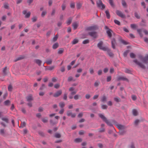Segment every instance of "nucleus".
I'll list each match as a JSON object with an SVG mask.
<instances>
[{
  "instance_id": "obj_15",
  "label": "nucleus",
  "mask_w": 148,
  "mask_h": 148,
  "mask_svg": "<svg viewBox=\"0 0 148 148\" xmlns=\"http://www.w3.org/2000/svg\"><path fill=\"white\" fill-rule=\"evenodd\" d=\"M117 80L119 81L120 80L126 81L127 82H129V80L126 77H119L117 78Z\"/></svg>"
},
{
  "instance_id": "obj_51",
  "label": "nucleus",
  "mask_w": 148,
  "mask_h": 148,
  "mask_svg": "<svg viewBox=\"0 0 148 148\" xmlns=\"http://www.w3.org/2000/svg\"><path fill=\"white\" fill-rule=\"evenodd\" d=\"M45 88V86L44 84H42L41 87L40 88V90H43Z\"/></svg>"
},
{
  "instance_id": "obj_10",
  "label": "nucleus",
  "mask_w": 148,
  "mask_h": 148,
  "mask_svg": "<svg viewBox=\"0 0 148 148\" xmlns=\"http://www.w3.org/2000/svg\"><path fill=\"white\" fill-rule=\"evenodd\" d=\"M116 13L117 15L122 18H126L125 15L123 14L121 11L119 10H116Z\"/></svg>"
},
{
  "instance_id": "obj_11",
  "label": "nucleus",
  "mask_w": 148,
  "mask_h": 148,
  "mask_svg": "<svg viewBox=\"0 0 148 148\" xmlns=\"http://www.w3.org/2000/svg\"><path fill=\"white\" fill-rule=\"evenodd\" d=\"M111 44L112 47L114 49H115V45H116V39L114 38L112 39Z\"/></svg>"
},
{
  "instance_id": "obj_54",
  "label": "nucleus",
  "mask_w": 148,
  "mask_h": 148,
  "mask_svg": "<svg viewBox=\"0 0 148 148\" xmlns=\"http://www.w3.org/2000/svg\"><path fill=\"white\" fill-rule=\"evenodd\" d=\"M70 7L72 8H74L75 7V4L74 2H71L70 4Z\"/></svg>"
},
{
  "instance_id": "obj_49",
  "label": "nucleus",
  "mask_w": 148,
  "mask_h": 148,
  "mask_svg": "<svg viewBox=\"0 0 148 148\" xmlns=\"http://www.w3.org/2000/svg\"><path fill=\"white\" fill-rule=\"evenodd\" d=\"M65 106V104L64 102H60L59 103V106L61 108H63Z\"/></svg>"
},
{
  "instance_id": "obj_55",
  "label": "nucleus",
  "mask_w": 148,
  "mask_h": 148,
  "mask_svg": "<svg viewBox=\"0 0 148 148\" xmlns=\"http://www.w3.org/2000/svg\"><path fill=\"white\" fill-rule=\"evenodd\" d=\"M131 71L129 69L126 68L125 70V73H131Z\"/></svg>"
},
{
  "instance_id": "obj_2",
  "label": "nucleus",
  "mask_w": 148,
  "mask_h": 148,
  "mask_svg": "<svg viewBox=\"0 0 148 148\" xmlns=\"http://www.w3.org/2000/svg\"><path fill=\"white\" fill-rule=\"evenodd\" d=\"M105 29L107 30L106 32L108 37L110 38H112V34H114L113 31L107 26H105Z\"/></svg>"
},
{
  "instance_id": "obj_18",
  "label": "nucleus",
  "mask_w": 148,
  "mask_h": 148,
  "mask_svg": "<svg viewBox=\"0 0 148 148\" xmlns=\"http://www.w3.org/2000/svg\"><path fill=\"white\" fill-rule=\"evenodd\" d=\"M126 131L125 130H119V131L118 132V134L119 135L121 136H122L126 133Z\"/></svg>"
},
{
  "instance_id": "obj_62",
  "label": "nucleus",
  "mask_w": 148,
  "mask_h": 148,
  "mask_svg": "<svg viewBox=\"0 0 148 148\" xmlns=\"http://www.w3.org/2000/svg\"><path fill=\"white\" fill-rule=\"evenodd\" d=\"M140 122V121L139 119H137L135 120L134 122V124L136 125H137Z\"/></svg>"
},
{
  "instance_id": "obj_33",
  "label": "nucleus",
  "mask_w": 148,
  "mask_h": 148,
  "mask_svg": "<svg viewBox=\"0 0 148 148\" xmlns=\"http://www.w3.org/2000/svg\"><path fill=\"white\" fill-rule=\"evenodd\" d=\"M101 101L102 102H106L107 101V98L105 95H103V96Z\"/></svg>"
},
{
  "instance_id": "obj_46",
  "label": "nucleus",
  "mask_w": 148,
  "mask_h": 148,
  "mask_svg": "<svg viewBox=\"0 0 148 148\" xmlns=\"http://www.w3.org/2000/svg\"><path fill=\"white\" fill-rule=\"evenodd\" d=\"M1 119L5 121L7 123H9V120L8 118H3Z\"/></svg>"
},
{
  "instance_id": "obj_50",
  "label": "nucleus",
  "mask_w": 148,
  "mask_h": 148,
  "mask_svg": "<svg viewBox=\"0 0 148 148\" xmlns=\"http://www.w3.org/2000/svg\"><path fill=\"white\" fill-rule=\"evenodd\" d=\"M130 57L132 58H135L136 57L135 55L133 53H130Z\"/></svg>"
},
{
  "instance_id": "obj_6",
  "label": "nucleus",
  "mask_w": 148,
  "mask_h": 148,
  "mask_svg": "<svg viewBox=\"0 0 148 148\" xmlns=\"http://www.w3.org/2000/svg\"><path fill=\"white\" fill-rule=\"evenodd\" d=\"M103 44V42L102 41H100L97 44V47L101 50L104 51H106L107 50V48L102 46Z\"/></svg>"
},
{
  "instance_id": "obj_13",
  "label": "nucleus",
  "mask_w": 148,
  "mask_h": 148,
  "mask_svg": "<svg viewBox=\"0 0 148 148\" xmlns=\"http://www.w3.org/2000/svg\"><path fill=\"white\" fill-rule=\"evenodd\" d=\"M62 90H60L57 91L53 95V96L55 97H57L60 96L62 94Z\"/></svg>"
},
{
  "instance_id": "obj_44",
  "label": "nucleus",
  "mask_w": 148,
  "mask_h": 148,
  "mask_svg": "<svg viewBox=\"0 0 148 148\" xmlns=\"http://www.w3.org/2000/svg\"><path fill=\"white\" fill-rule=\"evenodd\" d=\"M52 60L51 59H50L49 60L46 61L45 63H46L50 65L52 64Z\"/></svg>"
},
{
  "instance_id": "obj_36",
  "label": "nucleus",
  "mask_w": 148,
  "mask_h": 148,
  "mask_svg": "<svg viewBox=\"0 0 148 148\" xmlns=\"http://www.w3.org/2000/svg\"><path fill=\"white\" fill-rule=\"evenodd\" d=\"M79 42V40L78 39L75 38L74 39L72 42V44L73 45Z\"/></svg>"
},
{
  "instance_id": "obj_14",
  "label": "nucleus",
  "mask_w": 148,
  "mask_h": 148,
  "mask_svg": "<svg viewBox=\"0 0 148 148\" xmlns=\"http://www.w3.org/2000/svg\"><path fill=\"white\" fill-rule=\"evenodd\" d=\"M67 115L69 116H71L72 118H75L76 115L75 113L72 114V112L70 110H69L67 111Z\"/></svg>"
},
{
  "instance_id": "obj_64",
  "label": "nucleus",
  "mask_w": 148,
  "mask_h": 148,
  "mask_svg": "<svg viewBox=\"0 0 148 148\" xmlns=\"http://www.w3.org/2000/svg\"><path fill=\"white\" fill-rule=\"evenodd\" d=\"M42 121L44 123H47L48 121L47 118L42 119Z\"/></svg>"
},
{
  "instance_id": "obj_22",
  "label": "nucleus",
  "mask_w": 148,
  "mask_h": 148,
  "mask_svg": "<svg viewBox=\"0 0 148 148\" xmlns=\"http://www.w3.org/2000/svg\"><path fill=\"white\" fill-rule=\"evenodd\" d=\"M132 113L133 115L135 116H137L138 114V111L135 109H133Z\"/></svg>"
},
{
  "instance_id": "obj_25",
  "label": "nucleus",
  "mask_w": 148,
  "mask_h": 148,
  "mask_svg": "<svg viewBox=\"0 0 148 148\" xmlns=\"http://www.w3.org/2000/svg\"><path fill=\"white\" fill-rule=\"evenodd\" d=\"M4 105L6 106H9L10 105V101L9 100H6L4 102Z\"/></svg>"
},
{
  "instance_id": "obj_32",
  "label": "nucleus",
  "mask_w": 148,
  "mask_h": 148,
  "mask_svg": "<svg viewBox=\"0 0 148 148\" xmlns=\"http://www.w3.org/2000/svg\"><path fill=\"white\" fill-rule=\"evenodd\" d=\"M35 62L38 64L39 66H40L41 65L42 61L40 60L37 59L35 60Z\"/></svg>"
},
{
  "instance_id": "obj_58",
  "label": "nucleus",
  "mask_w": 148,
  "mask_h": 148,
  "mask_svg": "<svg viewBox=\"0 0 148 148\" xmlns=\"http://www.w3.org/2000/svg\"><path fill=\"white\" fill-rule=\"evenodd\" d=\"M0 133L2 135H4L5 134V133L4 132V130L3 129H1L0 130Z\"/></svg>"
},
{
  "instance_id": "obj_59",
  "label": "nucleus",
  "mask_w": 148,
  "mask_h": 148,
  "mask_svg": "<svg viewBox=\"0 0 148 148\" xmlns=\"http://www.w3.org/2000/svg\"><path fill=\"white\" fill-rule=\"evenodd\" d=\"M60 86V85L59 84H55L54 87L56 89L58 88Z\"/></svg>"
},
{
  "instance_id": "obj_16",
  "label": "nucleus",
  "mask_w": 148,
  "mask_h": 148,
  "mask_svg": "<svg viewBox=\"0 0 148 148\" xmlns=\"http://www.w3.org/2000/svg\"><path fill=\"white\" fill-rule=\"evenodd\" d=\"M111 51V49H108L107 48V50H106V51H107V54L110 57H113L114 56V54Z\"/></svg>"
},
{
  "instance_id": "obj_31",
  "label": "nucleus",
  "mask_w": 148,
  "mask_h": 148,
  "mask_svg": "<svg viewBox=\"0 0 148 148\" xmlns=\"http://www.w3.org/2000/svg\"><path fill=\"white\" fill-rule=\"evenodd\" d=\"M120 42L122 43L124 45H127L130 44V43L129 42H127L125 41V40L121 39L120 40Z\"/></svg>"
},
{
  "instance_id": "obj_42",
  "label": "nucleus",
  "mask_w": 148,
  "mask_h": 148,
  "mask_svg": "<svg viewBox=\"0 0 148 148\" xmlns=\"http://www.w3.org/2000/svg\"><path fill=\"white\" fill-rule=\"evenodd\" d=\"M4 8L6 9H9V6L8 4L7 3H4Z\"/></svg>"
},
{
  "instance_id": "obj_38",
  "label": "nucleus",
  "mask_w": 148,
  "mask_h": 148,
  "mask_svg": "<svg viewBox=\"0 0 148 148\" xmlns=\"http://www.w3.org/2000/svg\"><path fill=\"white\" fill-rule=\"evenodd\" d=\"M109 2L111 6L113 8H114L115 6L114 4L113 3V0H109Z\"/></svg>"
},
{
  "instance_id": "obj_43",
  "label": "nucleus",
  "mask_w": 148,
  "mask_h": 148,
  "mask_svg": "<svg viewBox=\"0 0 148 148\" xmlns=\"http://www.w3.org/2000/svg\"><path fill=\"white\" fill-rule=\"evenodd\" d=\"M47 12L46 11H43L41 14V16L42 17H44L45 15L47 14Z\"/></svg>"
},
{
  "instance_id": "obj_41",
  "label": "nucleus",
  "mask_w": 148,
  "mask_h": 148,
  "mask_svg": "<svg viewBox=\"0 0 148 148\" xmlns=\"http://www.w3.org/2000/svg\"><path fill=\"white\" fill-rule=\"evenodd\" d=\"M122 4L123 6L125 7H127V5L125 0H122Z\"/></svg>"
},
{
  "instance_id": "obj_45",
  "label": "nucleus",
  "mask_w": 148,
  "mask_h": 148,
  "mask_svg": "<svg viewBox=\"0 0 148 148\" xmlns=\"http://www.w3.org/2000/svg\"><path fill=\"white\" fill-rule=\"evenodd\" d=\"M89 42V40L88 39H86L84 40L83 42V44H86L88 43Z\"/></svg>"
},
{
  "instance_id": "obj_56",
  "label": "nucleus",
  "mask_w": 148,
  "mask_h": 148,
  "mask_svg": "<svg viewBox=\"0 0 148 148\" xmlns=\"http://www.w3.org/2000/svg\"><path fill=\"white\" fill-rule=\"evenodd\" d=\"M101 107V108L103 109H106L108 108L107 106L105 105H102Z\"/></svg>"
},
{
  "instance_id": "obj_9",
  "label": "nucleus",
  "mask_w": 148,
  "mask_h": 148,
  "mask_svg": "<svg viewBox=\"0 0 148 148\" xmlns=\"http://www.w3.org/2000/svg\"><path fill=\"white\" fill-rule=\"evenodd\" d=\"M88 34L94 39L96 38L98 36L97 32L95 31L89 32Z\"/></svg>"
},
{
  "instance_id": "obj_52",
  "label": "nucleus",
  "mask_w": 148,
  "mask_h": 148,
  "mask_svg": "<svg viewBox=\"0 0 148 148\" xmlns=\"http://www.w3.org/2000/svg\"><path fill=\"white\" fill-rule=\"evenodd\" d=\"M114 100L115 101H116L117 102H119L121 101L120 99L117 97L114 98Z\"/></svg>"
},
{
  "instance_id": "obj_21",
  "label": "nucleus",
  "mask_w": 148,
  "mask_h": 148,
  "mask_svg": "<svg viewBox=\"0 0 148 148\" xmlns=\"http://www.w3.org/2000/svg\"><path fill=\"white\" fill-rule=\"evenodd\" d=\"M25 56H20L17 58L16 59L14 60V62H16L18 61L21 60L24 58Z\"/></svg>"
},
{
  "instance_id": "obj_1",
  "label": "nucleus",
  "mask_w": 148,
  "mask_h": 148,
  "mask_svg": "<svg viewBox=\"0 0 148 148\" xmlns=\"http://www.w3.org/2000/svg\"><path fill=\"white\" fill-rule=\"evenodd\" d=\"M99 116L101 118L103 121L105 122L109 126L112 127L113 125L111 123L107 120V119L103 114H99Z\"/></svg>"
},
{
  "instance_id": "obj_48",
  "label": "nucleus",
  "mask_w": 148,
  "mask_h": 148,
  "mask_svg": "<svg viewBox=\"0 0 148 148\" xmlns=\"http://www.w3.org/2000/svg\"><path fill=\"white\" fill-rule=\"evenodd\" d=\"M39 134L41 136L44 137L45 136V135L44 133L41 131H40L38 132Z\"/></svg>"
},
{
  "instance_id": "obj_60",
  "label": "nucleus",
  "mask_w": 148,
  "mask_h": 148,
  "mask_svg": "<svg viewBox=\"0 0 148 148\" xmlns=\"http://www.w3.org/2000/svg\"><path fill=\"white\" fill-rule=\"evenodd\" d=\"M12 87L11 85H10L8 87V90L9 91H11L12 90Z\"/></svg>"
},
{
  "instance_id": "obj_24",
  "label": "nucleus",
  "mask_w": 148,
  "mask_h": 148,
  "mask_svg": "<svg viewBox=\"0 0 148 148\" xmlns=\"http://www.w3.org/2000/svg\"><path fill=\"white\" fill-rule=\"evenodd\" d=\"M72 25L74 29V30L76 29L78 26V25L76 22L73 23Z\"/></svg>"
},
{
  "instance_id": "obj_34",
  "label": "nucleus",
  "mask_w": 148,
  "mask_h": 148,
  "mask_svg": "<svg viewBox=\"0 0 148 148\" xmlns=\"http://www.w3.org/2000/svg\"><path fill=\"white\" fill-rule=\"evenodd\" d=\"M7 70V67L5 66V67L3 69V73L4 74V75H7V73L6 71Z\"/></svg>"
},
{
  "instance_id": "obj_20",
  "label": "nucleus",
  "mask_w": 148,
  "mask_h": 148,
  "mask_svg": "<svg viewBox=\"0 0 148 148\" xmlns=\"http://www.w3.org/2000/svg\"><path fill=\"white\" fill-rule=\"evenodd\" d=\"M49 122L51 125L52 126L54 125H55L56 124L58 123V122L57 121H55L52 119H51L50 120Z\"/></svg>"
},
{
  "instance_id": "obj_37",
  "label": "nucleus",
  "mask_w": 148,
  "mask_h": 148,
  "mask_svg": "<svg viewBox=\"0 0 148 148\" xmlns=\"http://www.w3.org/2000/svg\"><path fill=\"white\" fill-rule=\"evenodd\" d=\"M61 135L60 134L58 133H56L54 135V136L56 138H60L61 137Z\"/></svg>"
},
{
  "instance_id": "obj_17",
  "label": "nucleus",
  "mask_w": 148,
  "mask_h": 148,
  "mask_svg": "<svg viewBox=\"0 0 148 148\" xmlns=\"http://www.w3.org/2000/svg\"><path fill=\"white\" fill-rule=\"evenodd\" d=\"M27 101L28 102H30L33 100V98L32 97V95L30 94L26 98Z\"/></svg>"
},
{
  "instance_id": "obj_27",
  "label": "nucleus",
  "mask_w": 148,
  "mask_h": 148,
  "mask_svg": "<svg viewBox=\"0 0 148 148\" xmlns=\"http://www.w3.org/2000/svg\"><path fill=\"white\" fill-rule=\"evenodd\" d=\"M137 31L139 34L140 37L142 38L143 37V35L142 33V29H138Z\"/></svg>"
},
{
  "instance_id": "obj_28",
  "label": "nucleus",
  "mask_w": 148,
  "mask_h": 148,
  "mask_svg": "<svg viewBox=\"0 0 148 148\" xmlns=\"http://www.w3.org/2000/svg\"><path fill=\"white\" fill-rule=\"evenodd\" d=\"M54 66H46L45 68V70L51 71L54 69Z\"/></svg>"
},
{
  "instance_id": "obj_29",
  "label": "nucleus",
  "mask_w": 148,
  "mask_h": 148,
  "mask_svg": "<svg viewBox=\"0 0 148 148\" xmlns=\"http://www.w3.org/2000/svg\"><path fill=\"white\" fill-rule=\"evenodd\" d=\"M64 51V49L63 48H60L59 49L58 53V54H62Z\"/></svg>"
},
{
  "instance_id": "obj_8",
  "label": "nucleus",
  "mask_w": 148,
  "mask_h": 148,
  "mask_svg": "<svg viewBox=\"0 0 148 148\" xmlns=\"http://www.w3.org/2000/svg\"><path fill=\"white\" fill-rule=\"evenodd\" d=\"M133 62H135L137 65H138L141 68L145 69L147 67V66H145L141 63L138 61L137 60H133Z\"/></svg>"
},
{
  "instance_id": "obj_35",
  "label": "nucleus",
  "mask_w": 148,
  "mask_h": 148,
  "mask_svg": "<svg viewBox=\"0 0 148 148\" xmlns=\"http://www.w3.org/2000/svg\"><path fill=\"white\" fill-rule=\"evenodd\" d=\"M134 16L137 19H139L140 18V16L139 14H138V13L136 12H134Z\"/></svg>"
},
{
  "instance_id": "obj_3",
  "label": "nucleus",
  "mask_w": 148,
  "mask_h": 148,
  "mask_svg": "<svg viewBox=\"0 0 148 148\" xmlns=\"http://www.w3.org/2000/svg\"><path fill=\"white\" fill-rule=\"evenodd\" d=\"M97 7L103 10L105 8V5L103 4L101 0H99L96 1Z\"/></svg>"
},
{
  "instance_id": "obj_5",
  "label": "nucleus",
  "mask_w": 148,
  "mask_h": 148,
  "mask_svg": "<svg viewBox=\"0 0 148 148\" xmlns=\"http://www.w3.org/2000/svg\"><path fill=\"white\" fill-rule=\"evenodd\" d=\"M139 58L144 63L147 64L148 61V55L144 57H143L141 55H139L138 56Z\"/></svg>"
},
{
  "instance_id": "obj_26",
  "label": "nucleus",
  "mask_w": 148,
  "mask_h": 148,
  "mask_svg": "<svg viewBox=\"0 0 148 148\" xmlns=\"http://www.w3.org/2000/svg\"><path fill=\"white\" fill-rule=\"evenodd\" d=\"M82 141V138H76L74 140V142L76 143L81 142Z\"/></svg>"
},
{
  "instance_id": "obj_47",
  "label": "nucleus",
  "mask_w": 148,
  "mask_h": 148,
  "mask_svg": "<svg viewBox=\"0 0 148 148\" xmlns=\"http://www.w3.org/2000/svg\"><path fill=\"white\" fill-rule=\"evenodd\" d=\"M76 7L77 9H79L82 7V5L80 3H77Z\"/></svg>"
},
{
  "instance_id": "obj_63",
  "label": "nucleus",
  "mask_w": 148,
  "mask_h": 148,
  "mask_svg": "<svg viewBox=\"0 0 148 148\" xmlns=\"http://www.w3.org/2000/svg\"><path fill=\"white\" fill-rule=\"evenodd\" d=\"M26 125V123L25 122H23L22 123L20 126V127L23 128L24 127H25Z\"/></svg>"
},
{
  "instance_id": "obj_4",
  "label": "nucleus",
  "mask_w": 148,
  "mask_h": 148,
  "mask_svg": "<svg viewBox=\"0 0 148 148\" xmlns=\"http://www.w3.org/2000/svg\"><path fill=\"white\" fill-rule=\"evenodd\" d=\"M112 122L113 124L116 125L117 127L119 130H123L125 129L126 127L124 125H122L120 124H118L117 122L115 120H112Z\"/></svg>"
},
{
  "instance_id": "obj_61",
  "label": "nucleus",
  "mask_w": 148,
  "mask_h": 148,
  "mask_svg": "<svg viewBox=\"0 0 148 148\" xmlns=\"http://www.w3.org/2000/svg\"><path fill=\"white\" fill-rule=\"evenodd\" d=\"M130 148H135V144L134 142H132L131 143L130 145Z\"/></svg>"
},
{
  "instance_id": "obj_40",
  "label": "nucleus",
  "mask_w": 148,
  "mask_h": 148,
  "mask_svg": "<svg viewBox=\"0 0 148 148\" xmlns=\"http://www.w3.org/2000/svg\"><path fill=\"white\" fill-rule=\"evenodd\" d=\"M130 52V51L129 50H126L123 53V56L124 57H126L128 53Z\"/></svg>"
},
{
  "instance_id": "obj_30",
  "label": "nucleus",
  "mask_w": 148,
  "mask_h": 148,
  "mask_svg": "<svg viewBox=\"0 0 148 148\" xmlns=\"http://www.w3.org/2000/svg\"><path fill=\"white\" fill-rule=\"evenodd\" d=\"M105 13L106 14V16L108 19H109L110 18V16L108 10H106L105 11Z\"/></svg>"
},
{
  "instance_id": "obj_53",
  "label": "nucleus",
  "mask_w": 148,
  "mask_h": 148,
  "mask_svg": "<svg viewBox=\"0 0 148 148\" xmlns=\"http://www.w3.org/2000/svg\"><path fill=\"white\" fill-rule=\"evenodd\" d=\"M114 22L115 24H117L119 25H121L120 22L117 20H114Z\"/></svg>"
},
{
  "instance_id": "obj_23",
  "label": "nucleus",
  "mask_w": 148,
  "mask_h": 148,
  "mask_svg": "<svg viewBox=\"0 0 148 148\" xmlns=\"http://www.w3.org/2000/svg\"><path fill=\"white\" fill-rule=\"evenodd\" d=\"M59 46V45L58 42H56L54 44H53L52 46V48L55 49L58 48Z\"/></svg>"
},
{
  "instance_id": "obj_7",
  "label": "nucleus",
  "mask_w": 148,
  "mask_h": 148,
  "mask_svg": "<svg viewBox=\"0 0 148 148\" xmlns=\"http://www.w3.org/2000/svg\"><path fill=\"white\" fill-rule=\"evenodd\" d=\"M99 28L98 26L97 25H95L94 26H90L86 27L85 30L86 31H92L98 29Z\"/></svg>"
},
{
  "instance_id": "obj_39",
  "label": "nucleus",
  "mask_w": 148,
  "mask_h": 148,
  "mask_svg": "<svg viewBox=\"0 0 148 148\" xmlns=\"http://www.w3.org/2000/svg\"><path fill=\"white\" fill-rule=\"evenodd\" d=\"M58 36V34L56 35L53 38V42H55L57 41Z\"/></svg>"
},
{
  "instance_id": "obj_57",
  "label": "nucleus",
  "mask_w": 148,
  "mask_h": 148,
  "mask_svg": "<svg viewBox=\"0 0 148 148\" xmlns=\"http://www.w3.org/2000/svg\"><path fill=\"white\" fill-rule=\"evenodd\" d=\"M32 19L33 22H35L37 21V17L36 16H34L32 18Z\"/></svg>"
},
{
  "instance_id": "obj_19",
  "label": "nucleus",
  "mask_w": 148,
  "mask_h": 148,
  "mask_svg": "<svg viewBox=\"0 0 148 148\" xmlns=\"http://www.w3.org/2000/svg\"><path fill=\"white\" fill-rule=\"evenodd\" d=\"M73 19V17H70L69 18L67 19V20L66 22V23L68 25H69L71 24L72 22Z\"/></svg>"
},
{
  "instance_id": "obj_12",
  "label": "nucleus",
  "mask_w": 148,
  "mask_h": 148,
  "mask_svg": "<svg viewBox=\"0 0 148 148\" xmlns=\"http://www.w3.org/2000/svg\"><path fill=\"white\" fill-rule=\"evenodd\" d=\"M27 11L26 10H24L23 11V13L25 15V18H29L30 16L31 12H29L27 13Z\"/></svg>"
}]
</instances>
